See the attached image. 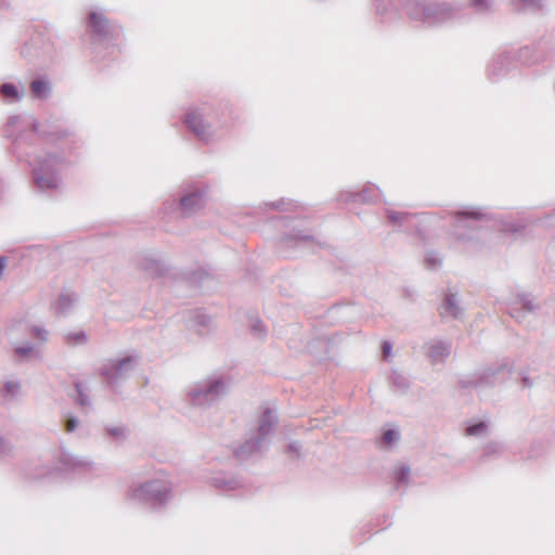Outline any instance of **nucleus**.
Returning <instances> with one entry per match:
<instances>
[{
	"mask_svg": "<svg viewBox=\"0 0 555 555\" xmlns=\"http://www.w3.org/2000/svg\"><path fill=\"white\" fill-rule=\"evenodd\" d=\"M286 452L289 456L301 457V444L298 441H292L287 444Z\"/></svg>",
	"mask_w": 555,
	"mask_h": 555,
	"instance_id": "37998d69",
	"label": "nucleus"
},
{
	"mask_svg": "<svg viewBox=\"0 0 555 555\" xmlns=\"http://www.w3.org/2000/svg\"><path fill=\"white\" fill-rule=\"evenodd\" d=\"M425 262L427 268L435 269L441 264V258L437 251L430 250L426 254Z\"/></svg>",
	"mask_w": 555,
	"mask_h": 555,
	"instance_id": "ea45409f",
	"label": "nucleus"
},
{
	"mask_svg": "<svg viewBox=\"0 0 555 555\" xmlns=\"http://www.w3.org/2000/svg\"><path fill=\"white\" fill-rule=\"evenodd\" d=\"M281 242L286 247H306L314 242V237L311 234L297 231L283 235Z\"/></svg>",
	"mask_w": 555,
	"mask_h": 555,
	"instance_id": "4be33fe9",
	"label": "nucleus"
},
{
	"mask_svg": "<svg viewBox=\"0 0 555 555\" xmlns=\"http://www.w3.org/2000/svg\"><path fill=\"white\" fill-rule=\"evenodd\" d=\"M186 128L201 141L207 143L214 135L206 107L190 108L184 117Z\"/></svg>",
	"mask_w": 555,
	"mask_h": 555,
	"instance_id": "9d476101",
	"label": "nucleus"
},
{
	"mask_svg": "<svg viewBox=\"0 0 555 555\" xmlns=\"http://www.w3.org/2000/svg\"><path fill=\"white\" fill-rule=\"evenodd\" d=\"M105 435L113 441L121 443L128 438V429L124 425L105 426Z\"/></svg>",
	"mask_w": 555,
	"mask_h": 555,
	"instance_id": "393cba45",
	"label": "nucleus"
},
{
	"mask_svg": "<svg viewBox=\"0 0 555 555\" xmlns=\"http://www.w3.org/2000/svg\"><path fill=\"white\" fill-rule=\"evenodd\" d=\"M31 128L34 132H40V124L36 120H31Z\"/></svg>",
	"mask_w": 555,
	"mask_h": 555,
	"instance_id": "13d9d810",
	"label": "nucleus"
},
{
	"mask_svg": "<svg viewBox=\"0 0 555 555\" xmlns=\"http://www.w3.org/2000/svg\"><path fill=\"white\" fill-rule=\"evenodd\" d=\"M211 325L212 320L209 315L201 311L192 312V318L190 319L189 327L196 331L198 335H206L210 331Z\"/></svg>",
	"mask_w": 555,
	"mask_h": 555,
	"instance_id": "5701e85b",
	"label": "nucleus"
},
{
	"mask_svg": "<svg viewBox=\"0 0 555 555\" xmlns=\"http://www.w3.org/2000/svg\"><path fill=\"white\" fill-rule=\"evenodd\" d=\"M31 95L36 100H47L52 94V82L46 75L35 77L29 83Z\"/></svg>",
	"mask_w": 555,
	"mask_h": 555,
	"instance_id": "a211bd4d",
	"label": "nucleus"
},
{
	"mask_svg": "<svg viewBox=\"0 0 555 555\" xmlns=\"http://www.w3.org/2000/svg\"><path fill=\"white\" fill-rule=\"evenodd\" d=\"M379 189L374 184H366L360 192H343L339 201L345 203H376L379 198Z\"/></svg>",
	"mask_w": 555,
	"mask_h": 555,
	"instance_id": "4468645a",
	"label": "nucleus"
},
{
	"mask_svg": "<svg viewBox=\"0 0 555 555\" xmlns=\"http://www.w3.org/2000/svg\"><path fill=\"white\" fill-rule=\"evenodd\" d=\"M76 390V403L81 408H87L90 405V400L88 395L86 393L85 385L81 382L75 383Z\"/></svg>",
	"mask_w": 555,
	"mask_h": 555,
	"instance_id": "7c9ffc66",
	"label": "nucleus"
},
{
	"mask_svg": "<svg viewBox=\"0 0 555 555\" xmlns=\"http://www.w3.org/2000/svg\"><path fill=\"white\" fill-rule=\"evenodd\" d=\"M87 30L94 43L116 41L122 33L121 26L111 22L102 12L88 14Z\"/></svg>",
	"mask_w": 555,
	"mask_h": 555,
	"instance_id": "0eeeda50",
	"label": "nucleus"
},
{
	"mask_svg": "<svg viewBox=\"0 0 555 555\" xmlns=\"http://www.w3.org/2000/svg\"><path fill=\"white\" fill-rule=\"evenodd\" d=\"M29 331L30 335L39 341L46 343L48 340L49 332L43 326L33 325Z\"/></svg>",
	"mask_w": 555,
	"mask_h": 555,
	"instance_id": "58836bf2",
	"label": "nucleus"
},
{
	"mask_svg": "<svg viewBox=\"0 0 555 555\" xmlns=\"http://www.w3.org/2000/svg\"><path fill=\"white\" fill-rule=\"evenodd\" d=\"M513 373V365L509 361L505 360L504 362L487 367L481 374L469 378V379H461L460 385L463 388L474 387V388H486L491 387L496 384H501L508 379Z\"/></svg>",
	"mask_w": 555,
	"mask_h": 555,
	"instance_id": "6e6552de",
	"label": "nucleus"
},
{
	"mask_svg": "<svg viewBox=\"0 0 555 555\" xmlns=\"http://www.w3.org/2000/svg\"><path fill=\"white\" fill-rule=\"evenodd\" d=\"M521 383L526 388H531L533 386V380L527 375V373L521 372Z\"/></svg>",
	"mask_w": 555,
	"mask_h": 555,
	"instance_id": "603ef678",
	"label": "nucleus"
},
{
	"mask_svg": "<svg viewBox=\"0 0 555 555\" xmlns=\"http://www.w3.org/2000/svg\"><path fill=\"white\" fill-rule=\"evenodd\" d=\"M139 267L152 278L162 276L169 270V267L165 261L151 255L143 256L139 260Z\"/></svg>",
	"mask_w": 555,
	"mask_h": 555,
	"instance_id": "f3484780",
	"label": "nucleus"
},
{
	"mask_svg": "<svg viewBox=\"0 0 555 555\" xmlns=\"http://www.w3.org/2000/svg\"><path fill=\"white\" fill-rule=\"evenodd\" d=\"M529 51V48H525L520 50V57H524V55Z\"/></svg>",
	"mask_w": 555,
	"mask_h": 555,
	"instance_id": "052dcab7",
	"label": "nucleus"
},
{
	"mask_svg": "<svg viewBox=\"0 0 555 555\" xmlns=\"http://www.w3.org/2000/svg\"><path fill=\"white\" fill-rule=\"evenodd\" d=\"M515 301L526 313H533L539 309V305L534 304L530 294H518Z\"/></svg>",
	"mask_w": 555,
	"mask_h": 555,
	"instance_id": "bb28decb",
	"label": "nucleus"
},
{
	"mask_svg": "<svg viewBox=\"0 0 555 555\" xmlns=\"http://www.w3.org/2000/svg\"><path fill=\"white\" fill-rule=\"evenodd\" d=\"M525 4L535 5L539 0H520Z\"/></svg>",
	"mask_w": 555,
	"mask_h": 555,
	"instance_id": "bf43d9fd",
	"label": "nucleus"
},
{
	"mask_svg": "<svg viewBox=\"0 0 555 555\" xmlns=\"http://www.w3.org/2000/svg\"><path fill=\"white\" fill-rule=\"evenodd\" d=\"M46 134V132H43ZM67 132L66 131H57V132H50V133H47V135H51V137H56V139H62V138H65L67 137Z\"/></svg>",
	"mask_w": 555,
	"mask_h": 555,
	"instance_id": "6e6d98bb",
	"label": "nucleus"
},
{
	"mask_svg": "<svg viewBox=\"0 0 555 555\" xmlns=\"http://www.w3.org/2000/svg\"><path fill=\"white\" fill-rule=\"evenodd\" d=\"M78 301L76 293L69 289H63L54 305L55 313L57 315L66 317L74 311L75 305Z\"/></svg>",
	"mask_w": 555,
	"mask_h": 555,
	"instance_id": "6ab92c4d",
	"label": "nucleus"
},
{
	"mask_svg": "<svg viewBox=\"0 0 555 555\" xmlns=\"http://www.w3.org/2000/svg\"><path fill=\"white\" fill-rule=\"evenodd\" d=\"M20 389V382L9 380L4 384L3 388L1 389V396L5 401L11 402L17 397Z\"/></svg>",
	"mask_w": 555,
	"mask_h": 555,
	"instance_id": "c85d7f7f",
	"label": "nucleus"
},
{
	"mask_svg": "<svg viewBox=\"0 0 555 555\" xmlns=\"http://www.w3.org/2000/svg\"><path fill=\"white\" fill-rule=\"evenodd\" d=\"M279 423L278 411L266 406L258 418L257 427L246 434L244 442L235 449L238 460L262 455L270 444V435Z\"/></svg>",
	"mask_w": 555,
	"mask_h": 555,
	"instance_id": "f257e3e1",
	"label": "nucleus"
},
{
	"mask_svg": "<svg viewBox=\"0 0 555 555\" xmlns=\"http://www.w3.org/2000/svg\"><path fill=\"white\" fill-rule=\"evenodd\" d=\"M441 314H448L455 319L460 318L463 314V310L459 306L456 300V296L454 294L446 295L442 306H441Z\"/></svg>",
	"mask_w": 555,
	"mask_h": 555,
	"instance_id": "b1692460",
	"label": "nucleus"
},
{
	"mask_svg": "<svg viewBox=\"0 0 555 555\" xmlns=\"http://www.w3.org/2000/svg\"><path fill=\"white\" fill-rule=\"evenodd\" d=\"M21 55L29 63L46 65L54 61L56 49L49 35L35 33L22 47Z\"/></svg>",
	"mask_w": 555,
	"mask_h": 555,
	"instance_id": "423d86ee",
	"label": "nucleus"
},
{
	"mask_svg": "<svg viewBox=\"0 0 555 555\" xmlns=\"http://www.w3.org/2000/svg\"><path fill=\"white\" fill-rule=\"evenodd\" d=\"M521 229H522V227L519 224H516V223H507V224H504V227H503L504 232H511V233H517Z\"/></svg>",
	"mask_w": 555,
	"mask_h": 555,
	"instance_id": "3c124183",
	"label": "nucleus"
},
{
	"mask_svg": "<svg viewBox=\"0 0 555 555\" xmlns=\"http://www.w3.org/2000/svg\"><path fill=\"white\" fill-rule=\"evenodd\" d=\"M269 205H270V207L272 209L284 211V210L292 209V207L294 206V203L291 202V201H285V199L282 198V199L276 201V202H272Z\"/></svg>",
	"mask_w": 555,
	"mask_h": 555,
	"instance_id": "49530a36",
	"label": "nucleus"
},
{
	"mask_svg": "<svg viewBox=\"0 0 555 555\" xmlns=\"http://www.w3.org/2000/svg\"><path fill=\"white\" fill-rule=\"evenodd\" d=\"M63 160L62 156L54 153H47L44 156H38L35 159L31 164L33 180L38 191L53 193L60 189L62 179L59 172Z\"/></svg>",
	"mask_w": 555,
	"mask_h": 555,
	"instance_id": "7ed1b4c3",
	"label": "nucleus"
},
{
	"mask_svg": "<svg viewBox=\"0 0 555 555\" xmlns=\"http://www.w3.org/2000/svg\"><path fill=\"white\" fill-rule=\"evenodd\" d=\"M426 354L433 364L444 362L451 354L452 343L433 339L425 344Z\"/></svg>",
	"mask_w": 555,
	"mask_h": 555,
	"instance_id": "2eb2a0df",
	"label": "nucleus"
},
{
	"mask_svg": "<svg viewBox=\"0 0 555 555\" xmlns=\"http://www.w3.org/2000/svg\"><path fill=\"white\" fill-rule=\"evenodd\" d=\"M137 364V357L133 354L124 358L108 359L100 369L101 376L112 387L126 378Z\"/></svg>",
	"mask_w": 555,
	"mask_h": 555,
	"instance_id": "1a4fd4ad",
	"label": "nucleus"
},
{
	"mask_svg": "<svg viewBox=\"0 0 555 555\" xmlns=\"http://www.w3.org/2000/svg\"><path fill=\"white\" fill-rule=\"evenodd\" d=\"M211 486L223 492L233 491L242 486L238 478L223 472L215 474L210 479Z\"/></svg>",
	"mask_w": 555,
	"mask_h": 555,
	"instance_id": "aec40b11",
	"label": "nucleus"
},
{
	"mask_svg": "<svg viewBox=\"0 0 555 555\" xmlns=\"http://www.w3.org/2000/svg\"><path fill=\"white\" fill-rule=\"evenodd\" d=\"M513 56L509 52H503L495 56L488 66V76L491 80H499L504 77L512 65Z\"/></svg>",
	"mask_w": 555,
	"mask_h": 555,
	"instance_id": "dca6fc26",
	"label": "nucleus"
},
{
	"mask_svg": "<svg viewBox=\"0 0 555 555\" xmlns=\"http://www.w3.org/2000/svg\"><path fill=\"white\" fill-rule=\"evenodd\" d=\"M2 132L5 138H13L15 134V128L9 127V124H5Z\"/></svg>",
	"mask_w": 555,
	"mask_h": 555,
	"instance_id": "5fc2aeb1",
	"label": "nucleus"
},
{
	"mask_svg": "<svg viewBox=\"0 0 555 555\" xmlns=\"http://www.w3.org/2000/svg\"><path fill=\"white\" fill-rule=\"evenodd\" d=\"M406 13L412 20L435 26L452 20L457 12L446 2L415 0L406 7Z\"/></svg>",
	"mask_w": 555,
	"mask_h": 555,
	"instance_id": "20e7f679",
	"label": "nucleus"
},
{
	"mask_svg": "<svg viewBox=\"0 0 555 555\" xmlns=\"http://www.w3.org/2000/svg\"><path fill=\"white\" fill-rule=\"evenodd\" d=\"M59 464L57 470L62 473L81 474L95 468L94 462L85 457H78L64 448L61 449Z\"/></svg>",
	"mask_w": 555,
	"mask_h": 555,
	"instance_id": "f8f14e48",
	"label": "nucleus"
},
{
	"mask_svg": "<svg viewBox=\"0 0 555 555\" xmlns=\"http://www.w3.org/2000/svg\"><path fill=\"white\" fill-rule=\"evenodd\" d=\"M204 205L205 192L198 186L185 192L177 203V207L181 210L184 217H189L197 212L204 207Z\"/></svg>",
	"mask_w": 555,
	"mask_h": 555,
	"instance_id": "ddd939ff",
	"label": "nucleus"
},
{
	"mask_svg": "<svg viewBox=\"0 0 555 555\" xmlns=\"http://www.w3.org/2000/svg\"><path fill=\"white\" fill-rule=\"evenodd\" d=\"M51 470L48 467L36 468V472L25 470V476L29 479H38L48 476Z\"/></svg>",
	"mask_w": 555,
	"mask_h": 555,
	"instance_id": "a18cd8bd",
	"label": "nucleus"
},
{
	"mask_svg": "<svg viewBox=\"0 0 555 555\" xmlns=\"http://www.w3.org/2000/svg\"><path fill=\"white\" fill-rule=\"evenodd\" d=\"M130 499L153 508L164 506L171 498L170 482L165 479H153L132 487Z\"/></svg>",
	"mask_w": 555,
	"mask_h": 555,
	"instance_id": "39448f33",
	"label": "nucleus"
},
{
	"mask_svg": "<svg viewBox=\"0 0 555 555\" xmlns=\"http://www.w3.org/2000/svg\"><path fill=\"white\" fill-rule=\"evenodd\" d=\"M5 264H7V257L1 256V257H0V278H1V276H2V274H3V271H4V268H5Z\"/></svg>",
	"mask_w": 555,
	"mask_h": 555,
	"instance_id": "4d7b16f0",
	"label": "nucleus"
},
{
	"mask_svg": "<svg viewBox=\"0 0 555 555\" xmlns=\"http://www.w3.org/2000/svg\"><path fill=\"white\" fill-rule=\"evenodd\" d=\"M0 96L7 103H17L24 98V88L12 82L0 85Z\"/></svg>",
	"mask_w": 555,
	"mask_h": 555,
	"instance_id": "412c9836",
	"label": "nucleus"
},
{
	"mask_svg": "<svg viewBox=\"0 0 555 555\" xmlns=\"http://www.w3.org/2000/svg\"><path fill=\"white\" fill-rule=\"evenodd\" d=\"M377 2L376 10L379 14H384L387 11V2L392 4V0H375Z\"/></svg>",
	"mask_w": 555,
	"mask_h": 555,
	"instance_id": "de8ad7c7",
	"label": "nucleus"
},
{
	"mask_svg": "<svg viewBox=\"0 0 555 555\" xmlns=\"http://www.w3.org/2000/svg\"><path fill=\"white\" fill-rule=\"evenodd\" d=\"M468 5L478 14H490L494 11L492 0H468Z\"/></svg>",
	"mask_w": 555,
	"mask_h": 555,
	"instance_id": "cd10ccee",
	"label": "nucleus"
},
{
	"mask_svg": "<svg viewBox=\"0 0 555 555\" xmlns=\"http://www.w3.org/2000/svg\"><path fill=\"white\" fill-rule=\"evenodd\" d=\"M230 386V378L223 375H210L191 385L185 400L191 406L207 409L224 397Z\"/></svg>",
	"mask_w": 555,
	"mask_h": 555,
	"instance_id": "f03ea898",
	"label": "nucleus"
},
{
	"mask_svg": "<svg viewBox=\"0 0 555 555\" xmlns=\"http://www.w3.org/2000/svg\"><path fill=\"white\" fill-rule=\"evenodd\" d=\"M392 351V344L388 340L383 341L382 344V352L384 358H388Z\"/></svg>",
	"mask_w": 555,
	"mask_h": 555,
	"instance_id": "8fccbe9b",
	"label": "nucleus"
},
{
	"mask_svg": "<svg viewBox=\"0 0 555 555\" xmlns=\"http://www.w3.org/2000/svg\"><path fill=\"white\" fill-rule=\"evenodd\" d=\"M503 447L500 442L491 441L483 447L482 457L488 459L491 456H498L502 454Z\"/></svg>",
	"mask_w": 555,
	"mask_h": 555,
	"instance_id": "2f4dec72",
	"label": "nucleus"
},
{
	"mask_svg": "<svg viewBox=\"0 0 555 555\" xmlns=\"http://www.w3.org/2000/svg\"><path fill=\"white\" fill-rule=\"evenodd\" d=\"M507 313L514 318L517 322L521 323L524 322L526 318V312L514 301L513 304L507 306Z\"/></svg>",
	"mask_w": 555,
	"mask_h": 555,
	"instance_id": "c9c22d12",
	"label": "nucleus"
},
{
	"mask_svg": "<svg viewBox=\"0 0 555 555\" xmlns=\"http://www.w3.org/2000/svg\"><path fill=\"white\" fill-rule=\"evenodd\" d=\"M400 439V433L396 429H387L380 436V442L384 446H390Z\"/></svg>",
	"mask_w": 555,
	"mask_h": 555,
	"instance_id": "e433bc0d",
	"label": "nucleus"
},
{
	"mask_svg": "<svg viewBox=\"0 0 555 555\" xmlns=\"http://www.w3.org/2000/svg\"><path fill=\"white\" fill-rule=\"evenodd\" d=\"M64 339L69 346H80L88 341V336L85 331L70 332L64 336Z\"/></svg>",
	"mask_w": 555,
	"mask_h": 555,
	"instance_id": "c756f323",
	"label": "nucleus"
},
{
	"mask_svg": "<svg viewBox=\"0 0 555 555\" xmlns=\"http://www.w3.org/2000/svg\"><path fill=\"white\" fill-rule=\"evenodd\" d=\"M411 474V469L409 466H401L399 470L396 473V480L399 483H406Z\"/></svg>",
	"mask_w": 555,
	"mask_h": 555,
	"instance_id": "c03bdc74",
	"label": "nucleus"
},
{
	"mask_svg": "<svg viewBox=\"0 0 555 555\" xmlns=\"http://www.w3.org/2000/svg\"><path fill=\"white\" fill-rule=\"evenodd\" d=\"M390 382L401 392H406L411 386L410 379L402 373L393 370L390 374Z\"/></svg>",
	"mask_w": 555,
	"mask_h": 555,
	"instance_id": "a878e982",
	"label": "nucleus"
},
{
	"mask_svg": "<svg viewBox=\"0 0 555 555\" xmlns=\"http://www.w3.org/2000/svg\"><path fill=\"white\" fill-rule=\"evenodd\" d=\"M456 238L462 242H468L469 245L466 247V250L470 254L479 253L481 250V244L478 241H474L472 235H465L463 233H456Z\"/></svg>",
	"mask_w": 555,
	"mask_h": 555,
	"instance_id": "473e14b6",
	"label": "nucleus"
},
{
	"mask_svg": "<svg viewBox=\"0 0 555 555\" xmlns=\"http://www.w3.org/2000/svg\"><path fill=\"white\" fill-rule=\"evenodd\" d=\"M5 5V0H0V7Z\"/></svg>",
	"mask_w": 555,
	"mask_h": 555,
	"instance_id": "680f3d73",
	"label": "nucleus"
},
{
	"mask_svg": "<svg viewBox=\"0 0 555 555\" xmlns=\"http://www.w3.org/2000/svg\"><path fill=\"white\" fill-rule=\"evenodd\" d=\"M14 352L17 357L21 358L29 357L34 352V345L26 343L23 346L15 347Z\"/></svg>",
	"mask_w": 555,
	"mask_h": 555,
	"instance_id": "a19ab883",
	"label": "nucleus"
},
{
	"mask_svg": "<svg viewBox=\"0 0 555 555\" xmlns=\"http://www.w3.org/2000/svg\"><path fill=\"white\" fill-rule=\"evenodd\" d=\"M487 429V423L483 421L476 422L466 427V434L468 436H478L485 433Z\"/></svg>",
	"mask_w": 555,
	"mask_h": 555,
	"instance_id": "4c0bfd02",
	"label": "nucleus"
},
{
	"mask_svg": "<svg viewBox=\"0 0 555 555\" xmlns=\"http://www.w3.org/2000/svg\"><path fill=\"white\" fill-rule=\"evenodd\" d=\"M489 215L480 207L464 206L454 212V227L456 230H476L477 223L488 220Z\"/></svg>",
	"mask_w": 555,
	"mask_h": 555,
	"instance_id": "9b49d317",
	"label": "nucleus"
},
{
	"mask_svg": "<svg viewBox=\"0 0 555 555\" xmlns=\"http://www.w3.org/2000/svg\"><path fill=\"white\" fill-rule=\"evenodd\" d=\"M21 120H22V116L13 115V116L9 117L7 124H9V127L16 128V126L20 124Z\"/></svg>",
	"mask_w": 555,
	"mask_h": 555,
	"instance_id": "864d4df0",
	"label": "nucleus"
},
{
	"mask_svg": "<svg viewBox=\"0 0 555 555\" xmlns=\"http://www.w3.org/2000/svg\"><path fill=\"white\" fill-rule=\"evenodd\" d=\"M386 216L390 222L401 225L411 216V214L387 209Z\"/></svg>",
	"mask_w": 555,
	"mask_h": 555,
	"instance_id": "f704fd0d",
	"label": "nucleus"
},
{
	"mask_svg": "<svg viewBox=\"0 0 555 555\" xmlns=\"http://www.w3.org/2000/svg\"><path fill=\"white\" fill-rule=\"evenodd\" d=\"M11 451V447L9 442H7L3 438L0 437V456L8 455Z\"/></svg>",
	"mask_w": 555,
	"mask_h": 555,
	"instance_id": "09e8293b",
	"label": "nucleus"
},
{
	"mask_svg": "<svg viewBox=\"0 0 555 555\" xmlns=\"http://www.w3.org/2000/svg\"><path fill=\"white\" fill-rule=\"evenodd\" d=\"M251 331L255 336L262 338L266 336L267 331L262 324V322L259 319H256L250 324Z\"/></svg>",
	"mask_w": 555,
	"mask_h": 555,
	"instance_id": "79ce46f5",
	"label": "nucleus"
},
{
	"mask_svg": "<svg viewBox=\"0 0 555 555\" xmlns=\"http://www.w3.org/2000/svg\"><path fill=\"white\" fill-rule=\"evenodd\" d=\"M63 428L67 434L74 433L80 424V421L77 416L73 414H67L63 417L62 421Z\"/></svg>",
	"mask_w": 555,
	"mask_h": 555,
	"instance_id": "72a5a7b5",
	"label": "nucleus"
}]
</instances>
